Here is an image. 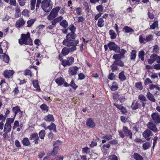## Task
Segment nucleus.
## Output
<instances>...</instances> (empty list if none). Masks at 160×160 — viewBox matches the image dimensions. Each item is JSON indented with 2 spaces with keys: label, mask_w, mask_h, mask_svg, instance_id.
<instances>
[{
  "label": "nucleus",
  "mask_w": 160,
  "mask_h": 160,
  "mask_svg": "<svg viewBox=\"0 0 160 160\" xmlns=\"http://www.w3.org/2000/svg\"><path fill=\"white\" fill-rule=\"evenodd\" d=\"M61 60H62V64L64 67L67 65L70 66L72 65L74 61V58L72 57L68 58L67 60H63L62 58H61Z\"/></svg>",
  "instance_id": "obj_5"
},
{
  "label": "nucleus",
  "mask_w": 160,
  "mask_h": 160,
  "mask_svg": "<svg viewBox=\"0 0 160 160\" xmlns=\"http://www.w3.org/2000/svg\"><path fill=\"white\" fill-rule=\"evenodd\" d=\"M11 126L9 124L6 123L5 124L4 132H9L11 130Z\"/></svg>",
  "instance_id": "obj_21"
},
{
  "label": "nucleus",
  "mask_w": 160,
  "mask_h": 160,
  "mask_svg": "<svg viewBox=\"0 0 160 160\" xmlns=\"http://www.w3.org/2000/svg\"><path fill=\"white\" fill-rule=\"evenodd\" d=\"M133 157L136 160H143V158L141 155L137 153H134Z\"/></svg>",
  "instance_id": "obj_35"
},
{
  "label": "nucleus",
  "mask_w": 160,
  "mask_h": 160,
  "mask_svg": "<svg viewBox=\"0 0 160 160\" xmlns=\"http://www.w3.org/2000/svg\"><path fill=\"white\" fill-rule=\"evenodd\" d=\"M78 68L76 66L70 67L68 70V73L69 75L73 76L77 74L78 70Z\"/></svg>",
  "instance_id": "obj_10"
},
{
  "label": "nucleus",
  "mask_w": 160,
  "mask_h": 160,
  "mask_svg": "<svg viewBox=\"0 0 160 160\" xmlns=\"http://www.w3.org/2000/svg\"><path fill=\"white\" fill-rule=\"evenodd\" d=\"M0 58H2L3 61L6 63H8L9 61V56L5 53H4L2 56L0 55Z\"/></svg>",
  "instance_id": "obj_26"
},
{
  "label": "nucleus",
  "mask_w": 160,
  "mask_h": 160,
  "mask_svg": "<svg viewBox=\"0 0 160 160\" xmlns=\"http://www.w3.org/2000/svg\"><path fill=\"white\" fill-rule=\"evenodd\" d=\"M151 117L154 122L156 123H160V115L158 113H153L151 115Z\"/></svg>",
  "instance_id": "obj_8"
},
{
  "label": "nucleus",
  "mask_w": 160,
  "mask_h": 160,
  "mask_svg": "<svg viewBox=\"0 0 160 160\" xmlns=\"http://www.w3.org/2000/svg\"><path fill=\"white\" fill-rule=\"evenodd\" d=\"M156 54L153 53L152 54L150 57V59L148 60V63L150 64H152L155 61L156 59Z\"/></svg>",
  "instance_id": "obj_15"
},
{
  "label": "nucleus",
  "mask_w": 160,
  "mask_h": 160,
  "mask_svg": "<svg viewBox=\"0 0 160 160\" xmlns=\"http://www.w3.org/2000/svg\"><path fill=\"white\" fill-rule=\"evenodd\" d=\"M32 83L34 88L37 89H39V90H40L38 85V81L37 80H34L32 82Z\"/></svg>",
  "instance_id": "obj_43"
},
{
  "label": "nucleus",
  "mask_w": 160,
  "mask_h": 160,
  "mask_svg": "<svg viewBox=\"0 0 160 160\" xmlns=\"http://www.w3.org/2000/svg\"><path fill=\"white\" fill-rule=\"evenodd\" d=\"M35 20V19H32L28 21L27 22L28 24L27 26L29 27H31L33 24Z\"/></svg>",
  "instance_id": "obj_49"
},
{
  "label": "nucleus",
  "mask_w": 160,
  "mask_h": 160,
  "mask_svg": "<svg viewBox=\"0 0 160 160\" xmlns=\"http://www.w3.org/2000/svg\"><path fill=\"white\" fill-rule=\"evenodd\" d=\"M60 25L63 28H66L68 27V23L66 20H63L60 22Z\"/></svg>",
  "instance_id": "obj_38"
},
{
  "label": "nucleus",
  "mask_w": 160,
  "mask_h": 160,
  "mask_svg": "<svg viewBox=\"0 0 160 160\" xmlns=\"http://www.w3.org/2000/svg\"><path fill=\"white\" fill-rule=\"evenodd\" d=\"M55 82L58 85H61L64 83V80L62 78L60 77L56 79Z\"/></svg>",
  "instance_id": "obj_34"
},
{
  "label": "nucleus",
  "mask_w": 160,
  "mask_h": 160,
  "mask_svg": "<svg viewBox=\"0 0 160 160\" xmlns=\"http://www.w3.org/2000/svg\"><path fill=\"white\" fill-rule=\"evenodd\" d=\"M19 3V4L21 6H24L26 2H25L26 0H18Z\"/></svg>",
  "instance_id": "obj_64"
},
{
  "label": "nucleus",
  "mask_w": 160,
  "mask_h": 160,
  "mask_svg": "<svg viewBox=\"0 0 160 160\" xmlns=\"http://www.w3.org/2000/svg\"><path fill=\"white\" fill-rule=\"evenodd\" d=\"M137 51L135 50H133L132 51L130 55V59L131 60L133 61L135 60L136 56Z\"/></svg>",
  "instance_id": "obj_25"
},
{
  "label": "nucleus",
  "mask_w": 160,
  "mask_h": 160,
  "mask_svg": "<svg viewBox=\"0 0 160 160\" xmlns=\"http://www.w3.org/2000/svg\"><path fill=\"white\" fill-rule=\"evenodd\" d=\"M70 86L72 87L73 89H76L78 87V86L76 85V84L74 82L73 80H72L70 83L69 84Z\"/></svg>",
  "instance_id": "obj_53"
},
{
  "label": "nucleus",
  "mask_w": 160,
  "mask_h": 160,
  "mask_svg": "<svg viewBox=\"0 0 160 160\" xmlns=\"http://www.w3.org/2000/svg\"><path fill=\"white\" fill-rule=\"evenodd\" d=\"M9 2L11 5L16 6L17 5L16 0H10Z\"/></svg>",
  "instance_id": "obj_61"
},
{
  "label": "nucleus",
  "mask_w": 160,
  "mask_h": 160,
  "mask_svg": "<svg viewBox=\"0 0 160 160\" xmlns=\"http://www.w3.org/2000/svg\"><path fill=\"white\" fill-rule=\"evenodd\" d=\"M38 135V134L37 133H33L30 135L29 138L31 140H34V143L37 144H38V141H39V137Z\"/></svg>",
  "instance_id": "obj_12"
},
{
  "label": "nucleus",
  "mask_w": 160,
  "mask_h": 160,
  "mask_svg": "<svg viewBox=\"0 0 160 160\" xmlns=\"http://www.w3.org/2000/svg\"><path fill=\"white\" fill-rule=\"evenodd\" d=\"M122 130L126 136L129 137L131 139L132 138V134L131 130H129L127 127L123 126Z\"/></svg>",
  "instance_id": "obj_9"
},
{
  "label": "nucleus",
  "mask_w": 160,
  "mask_h": 160,
  "mask_svg": "<svg viewBox=\"0 0 160 160\" xmlns=\"http://www.w3.org/2000/svg\"><path fill=\"white\" fill-rule=\"evenodd\" d=\"M40 108L43 111H48V108L45 104H43L40 106Z\"/></svg>",
  "instance_id": "obj_44"
},
{
  "label": "nucleus",
  "mask_w": 160,
  "mask_h": 160,
  "mask_svg": "<svg viewBox=\"0 0 160 160\" xmlns=\"http://www.w3.org/2000/svg\"><path fill=\"white\" fill-rule=\"evenodd\" d=\"M112 91H115L118 88V86L117 82H112V86L110 87Z\"/></svg>",
  "instance_id": "obj_32"
},
{
  "label": "nucleus",
  "mask_w": 160,
  "mask_h": 160,
  "mask_svg": "<svg viewBox=\"0 0 160 160\" xmlns=\"http://www.w3.org/2000/svg\"><path fill=\"white\" fill-rule=\"evenodd\" d=\"M76 36V34L75 33H69L66 36V39L63 41L62 44L68 47L71 46L76 47L79 42L78 40H74Z\"/></svg>",
  "instance_id": "obj_1"
},
{
  "label": "nucleus",
  "mask_w": 160,
  "mask_h": 160,
  "mask_svg": "<svg viewBox=\"0 0 160 160\" xmlns=\"http://www.w3.org/2000/svg\"><path fill=\"white\" fill-rule=\"evenodd\" d=\"M123 57L119 53L114 54L112 57V58L115 60H120Z\"/></svg>",
  "instance_id": "obj_42"
},
{
  "label": "nucleus",
  "mask_w": 160,
  "mask_h": 160,
  "mask_svg": "<svg viewBox=\"0 0 160 160\" xmlns=\"http://www.w3.org/2000/svg\"><path fill=\"white\" fill-rule=\"evenodd\" d=\"M146 96L147 98L148 99H149L151 101L153 102H155L156 100L153 95L152 94L149 92H148Z\"/></svg>",
  "instance_id": "obj_23"
},
{
  "label": "nucleus",
  "mask_w": 160,
  "mask_h": 160,
  "mask_svg": "<svg viewBox=\"0 0 160 160\" xmlns=\"http://www.w3.org/2000/svg\"><path fill=\"white\" fill-rule=\"evenodd\" d=\"M39 135L40 138L41 139H44L45 135V131L44 130H41L39 132Z\"/></svg>",
  "instance_id": "obj_41"
},
{
  "label": "nucleus",
  "mask_w": 160,
  "mask_h": 160,
  "mask_svg": "<svg viewBox=\"0 0 160 160\" xmlns=\"http://www.w3.org/2000/svg\"><path fill=\"white\" fill-rule=\"evenodd\" d=\"M143 137L147 140H149L151 137L153 135L152 132L149 129H147L145 130L142 134Z\"/></svg>",
  "instance_id": "obj_7"
},
{
  "label": "nucleus",
  "mask_w": 160,
  "mask_h": 160,
  "mask_svg": "<svg viewBox=\"0 0 160 160\" xmlns=\"http://www.w3.org/2000/svg\"><path fill=\"white\" fill-rule=\"evenodd\" d=\"M21 111L19 107L18 106H17L13 107L12 109V111L14 113V117H15L17 114Z\"/></svg>",
  "instance_id": "obj_27"
},
{
  "label": "nucleus",
  "mask_w": 160,
  "mask_h": 160,
  "mask_svg": "<svg viewBox=\"0 0 160 160\" xmlns=\"http://www.w3.org/2000/svg\"><path fill=\"white\" fill-rule=\"evenodd\" d=\"M82 152L83 153H89L90 152V149L87 147H85L82 148Z\"/></svg>",
  "instance_id": "obj_54"
},
{
  "label": "nucleus",
  "mask_w": 160,
  "mask_h": 160,
  "mask_svg": "<svg viewBox=\"0 0 160 160\" xmlns=\"http://www.w3.org/2000/svg\"><path fill=\"white\" fill-rule=\"evenodd\" d=\"M118 78L121 81H124L126 79V77L125 76L124 71H122L119 74Z\"/></svg>",
  "instance_id": "obj_24"
},
{
  "label": "nucleus",
  "mask_w": 160,
  "mask_h": 160,
  "mask_svg": "<svg viewBox=\"0 0 160 160\" xmlns=\"http://www.w3.org/2000/svg\"><path fill=\"white\" fill-rule=\"evenodd\" d=\"M44 120L48 122H52L54 121L53 116L52 114H49L45 116L44 118Z\"/></svg>",
  "instance_id": "obj_18"
},
{
  "label": "nucleus",
  "mask_w": 160,
  "mask_h": 160,
  "mask_svg": "<svg viewBox=\"0 0 160 160\" xmlns=\"http://www.w3.org/2000/svg\"><path fill=\"white\" fill-rule=\"evenodd\" d=\"M18 42L20 44L32 45V40L30 38V33L28 32L26 35L23 34H22L21 38L19 39Z\"/></svg>",
  "instance_id": "obj_2"
},
{
  "label": "nucleus",
  "mask_w": 160,
  "mask_h": 160,
  "mask_svg": "<svg viewBox=\"0 0 160 160\" xmlns=\"http://www.w3.org/2000/svg\"><path fill=\"white\" fill-rule=\"evenodd\" d=\"M52 3L50 0H43L41 3L42 9L46 12H49L52 8Z\"/></svg>",
  "instance_id": "obj_3"
},
{
  "label": "nucleus",
  "mask_w": 160,
  "mask_h": 160,
  "mask_svg": "<svg viewBox=\"0 0 160 160\" xmlns=\"http://www.w3.org/2000/svg\"><path fill=\"white\" fill-rule=\"evenodd\" d=\"M78 79L80 80L84 79L85 78V76L84 74L82 73H80L78 75Z\"/></svg>",
  "instance_id": "obj_59"
},
{
  "label": "nucleus",
  "mask_w": 160,
  "mask_h": 160,
  "mask_svg": "<svg viewBox=\"0 0 160 160\" xmlns=\"http://www.w3.org/2000/svg\"><path fill=\"white\" fill-rule=\"evenodd\" d=\"M123 30L125 31V33H129L130 32H133L134 30L128 26H125L123 28Z\"/></svg>",
  "instance_id": "obj_36"
},
{
  "label": "nucleus",
  "mask_w": 160,
  "mask_h": 160,
  "mask_svg": "<svg viewBox=\"0 0 160 160\" xmlns=\"http://www.w3.org/2000/svg\"><path fill=\"white\" fill-rule=\"evenodd\" d=\"M120 48L117 45H116L114 49L113 50L116 52H120Z\"/></svg>",
  "instance_id": "obj_63"
},
{
  "label": "nucleus",
  "mask_w": 160,
  "mask_h": 160,
  "mask_svg": "<svg viewBox=\"0 0 160 160\" xmlns=\"http://www.w3.org/2000/svg\"><path fill=\"white\" fill-rule=\"evenodd\" d=\"M149 89L151 90H154V89L155 90H158V91H155V93L156 94L158 92V91H160V88L158 86L156 85H153V84H150L149 85Z\"/></svg>",
  "instance_id": "obj_19"
},
{
  "label": "nucleus",
  "mask_w": 160,
  "mask_h": 160,
  "mask_svg": "<svg viewBox=\"0 0 160 160\" xmlns=\"http://www.w3.org/2000/svg\"><path fill=\"white\" fill-rule=\"evenodd\" d=\"M14 72L12 70H6L3 73V75L5 78H9L12 76Z\"/></svg>",
  "instance_id": "obj_17"
},
{
  "label": "nucleus",
  "mask_w": 160,
  "mask_h": 160,
  "mask_svg": "<svg viewBox=\"0 0 160 160\" xmlns=\"http://www.w3.org/2000/svg\"><path fill=\"white\" fill-rule=\"evenodd\" d=\"M25 21L21 18L17 20L15 23V26L17 28H19L23 26L25 24Z\"/></svg>",
  "instance_id": "obj_13"
},
{
  "label": "nucleus",
  "mask_w": 160,
  "mask_h": 160,
  "mask_svg": "<svg viewBox=\"0 0 160 160\" xmlns=\"http://www.w3.org/2000/svg\"><path fill=\"white\" fill-rule=\"evenodd\" d=\"M116 45L114 42H110L108 44V46L111 51L114 49Z\"/></svg>",
  "instance_id": "obj_29"
},
{
  "label": "nucleus",
  "mask_w": 160,
  "mask_h": 160,
  "mask_svg": "<svg viewBox=\"0 0 160 160\" xmlns=\"http://www.w3.org/2000/svg\"><path fill=\"white\" fill-rule=\"evenodd\" d=\"M15 118L14 116V117L13 118H8L6 119V123H8V124H11V123H13L14 122V120L15 119Z\"/></svg>",
  "instance_id": "obj_46"
},
{
  "label": "nucleus",
  "mask_w": 160,
  "mask_h": 160,
  "mask_svg": "<svg viewBox=\"0 0 160 160\" xmlns=\"http://www.w3.org/2000/svg\"><path fill=\"white\" fill-rule=\"evenodd\" d=\"M155 28H158V21H155L152 25H151L149 29L151 30L154 29Z\"/></svg>",
  "instance_id": "obj_40"
},
{
  "label": "nucleus",
  "mask_w": 160,
  "mask_h": 160,
  "mask_svg": "<svg viewBox=\"0 0 160 160\" xmlns=\"http://www.w3.org/2000/svg\"><path fill=\"white\" fill-rule=\"evenodd\" d=\"M153 39V36L152 35H149L147 36L146 38L145 41L147 42H149L152 41Z\"/></svg>",
  "instance_id": "obj_50"
},
{
  "label": "nucleus",
  "mask_w": 160,
  "mask_h": 160,
  "mask_svg": "<svg viewBox=\"0 0 160 160\" xmlns=\"http://www.w3.org/2000/svg\"><path fill=\"white\" fill-rule=\"evenodd\" d=\"M86 125L91 128H94L95 126V123L93 119L91 118L87 119L86 121Z\"/></svg>",
  "instance_id": "obj_14"
},
{
  "label": "nucleus",
  "mask_w": 160,
  "mask_h": 160,
  "mask_svg": "<svg viewBox=\"0 0 160 160\" xmlns=\"http://www.w3.org/2000/svg\"><path fill=\"white\" fill-rule=\"evenodd\" d=\"M152 81L148 78H147L144 81V83L146 85L148 83H152Z\"/></svg>",
  "instance_id": "obj_62"
},
{
  "label": "nucleus",
  "mask_w": 160,
  "mask_h": 160,
  "mask_svg": "<svg viewBox=\"0 0 160 160\" xmlns=\"http://www.w3.org/2000/svg\"><path fill=\"white\" fill-rule=\"evenodd\" d=\"M135 87L139 90H141L142 89L143 87L141 82H139L136 83L135 85Z\"/></svg>",
  "instance_id": "obj_45"
},
{
  "label": "nucleus",
  "mask_w": 160,
  "mask_h": 160,
  "mask_svg": "<svg viewBox=\"0 0 160 160\" xmlns=\"http://www.w3.org/2000/svg\"><path fill=\"white\" fill-rule=\"evenodd\" d=\"M47 129L50 130H52L54 132H57L56 125L53 122H51L50 125L48 126Z\"/></svg>",
  "instance_id": "obj_20"
},
{
  "label": "nucleus",
  "mask_w": 160,
  "mask_h": 160,
  "mask_svg": "<svg viewBox=\"0 0 160 160\" xmlns=\"http://www.w3.org/2000/svg\"><path fill=\"white\" fill-rule=\"evenodd\" d=\"M141 106V104L138 103V102L133 101L131 105V108L133 110H136L138 108H140Z\"/></svg>",
  "instance_id": "obj_16"
},
{
  "label": "nucleus",
  "mask_w": 160,
  "mask_h": 160,
  "mask_svg": "<svg viewBox=\"0 0 160 160\" xmlns=\"http://www.w3.org/2000/svg\"><path fill=\"white\" fill-rule=\"evenodd\" d=\"M115 65H116L115 64H114V63H113L112 65L111 66V69L113 71H114L118 69V67Z\"/></svg>",
  "instance_id": "obj_60"
},
{
  "label": "nucleus",
  "mask_w": 160,
  "mask_h": 160,
  "mask_svg": "<svg viewBox=\"0 0 160 160\" xmlns=\"http://www.w3.org/2000/svg\"><path fill=\"white\" fill-rule=\"evenodd\" d=\"M112 135L108 134L103 136L102 138H103L106 139L108 140H109L112 139Z\"/></svg>",
  "instance_id": "obj_57"
},
{
  "label": "nucleus",
  "mask_w": 160,
  "mask_h": 160,
  "mask_svg": "<svg viewBox=\"0 0 160 160\" xmlns=\"http://www.w3.org/2000/svg\"><path fill=\"white\" fill-rule=\"evenodd\" d=\"M2 84L1 86L2 87H4V86L7 87L8 85V83L5 82L4 80H2L0 82V86Z\"/></svg>",
  "instance_id": "obj_58"
},
{
  "label": "nucleus",
  "mask_w": 160,
  "mask_h": 160,
  "mask_svg": "<svg viewBox=\"0 0 160 160\" xmlns=\"http://www.w3.org/2000/svg\"><path fill=\"white\" fill-rule=\"evenodd\" d=\"M22 143L24 146H28L30 144L28 139L27 138H23L22 141Z\"/></svg>",
  "instance_id": "obj_28"
},
{
  "label": "nucleus",
  "mask_w": 160,
  "mask_h": 160,
  "mask_svg": "<svg viewBox=\"0 0 160 160\" xmlns=\"http://www.w3.org/2000/svg\"><path fill=\"white\" fill-rule=\"evenodd\" d=\"M104 21L103 18H101L99 19L97 25L99 27L101 28L104 25Z\"/></svg>",
  "instance_id": "obj_33"
},
{
  "label": "nucleus",
  "mask_w": 160,
  "mask_h": 160,
  "mask_svg": "<svg viewBox=\"0 0 160 160\" xmlns=\"http://www.w3.org/2000/svg\"><path fill=\"white\" fill-rule=\"evenodd\" d=\"M113 63L116 65L120 67H123L124 66V63L121 60V59L115 60Z\"/></svg>",
  "instance_id": "obj_30"
},
{
  "label": "nucleus",
  "mask_w": 160,
  "mask_h": 160,
  "mask_svg": "<svg viewBox=\"0 0 160 160\" xmlns=\"http://www.w3.org/2000/svg\"><path fill=\"white\" fill-rule=\"evenodd\" d=\"M109 33L110 35V38L112 39H115L116 38L117 34L113 30H110Z\"/></svg>",
  "instance_id": "obj_31"
},
{
  "label": "nucleus",
  "mask_w": 160,
  "mask_h": 160,
  "mask_svg": "<svg viewBox=\"0 0 160 160\" xmlns=\"http://www.w3.org/2000/svg\"><path fill=\"white\" fill-rule=\"evenodd\" d=\"M58 148L59 147L58 146H54L52 152L50 153H48V155H52L53 156H55L58 153L57 150L58 149Z\"/></svg>",
  "instance_id": "obj_22"
},
{
  "label": "nucleus",
  "mask_w": 160,
  "mask_h": 160,
  "mask_svg": "<svg viewBox=\"0 0 160 160\" xmlns=\"http://www.w3.org/2000/svg\"><path fill=\"white\" fill-rule=\"evenodd\" d=\"M109 160H118L117 156L114 155L109 156Z\"/></svg>",
  "instance_id": "obj_56"
},
{
  "label": "nucleus",
  "mask_w": 160,
  "mask_h": 160,
  "mask_svg": "<svg viewBox=\"0 0 160 160\" xmlns=\"http://www.w3.org/2000/svg\"><path fill=\"white\" fill-rule=\"evenodd\" d=\"M115 75H114L113 73H111L109 74L108 76V78L111 80H113L115 79Z\"/></svg>",
  "instance_id": "obj_55"
},
{
  "label": "nucleus",
  "mask_w": 160,
  "mask_h": 160,
  "mask_svg": "<svg viewBox=\"0 0 160 160\" xmlns=\"http://www.w3.org/2000/svg\"><path fill=\"white\" fill-rule=\"evenodd\" d=\"M151 145V143L148 142L144 143L142 144V148L144 150L148 149Z\"/></svg>",
  "instance_id": "obj_37"
},
{
  "label": "nucleus",
  "mask_w": 160,
  "mask_h": 160,
  "mask_svg": "<svg viewBox=\"0 0 160 160\" xmlns=\"http://www.w3.org/2000/svg\"><path fill=\"white\" fill-rule=\"evenodd\" d=\"M69 30L71 31V32L75 33L76 30V28L73 24L70 25L69 27Z\"/></svg>",
  "instance_id": "obj_51"
},
{
  "label": "nucleus",
  "mask_w": 160,
  "mask_h": 160,
  "mask_svg": "<svg viewBox=\"0 0 160 160\" xmlns=\"http://www.w3.org/2000/svg\"><path fill=\"white\" fill-rule=\"evenodd\" d=\"M70 48L64 47L62 49V53L64 56L68 55L70 52H72L77 50V48L74 46H71Z\"/></svg>",
  "instance_id": "obj_6"
},
{
  "label": "nucleus",
  "mask_w": 160,
  "mask_h": 160,
  "mask_svg": "<svg viewBox=\"0 0 160 160\" xmlns=\"http://www.w3.org/2000/svg\"><path fill=\"white\" fill-rule=\"evenodd\" d=\"M145 53L144 51L141 50L138 53V57L141 59L142 61H143L144 60V56Z\"/></svg>",
  "instance_id": "obj_39"
},
{
  "label": "nucleus",
  "mask_w": 160,
  "mask_h": 160,
  "mask_svg": "<svg viewBox=\"0 0 160 160\" xmlns=\"http://www.w3.org/2000/svg\"><path fill=\"white\" fill-rule=\"evenodd\" d=\"M36 1H30L31 9L33 10L35 9Z\"/></svg>",
  "instance_id": "obj_52"
},
{
  "label": "nucleus",
  "mask_w": 160,
  "mask_h": 160,
  "mask_svg": "<svg viewBox=\"0 0 160 160\" xmlns=\"http://www.w3.org/2000/svg\"><path fill=\"white\" fill-rule=\"evenodd\" d=\"M60 9V7H56L52 9L49 15L48 16V19L49 20H51L56 18Z\"/></svg>",
  "instance_id": "obj_4"
},
{
  "label": "nucleus",
  "mask_w": 160,
  "mask_h": 160,
  "mask_svg": "<svg viewBox=\"0 0 160 160\" xmlns=\"http://www.w3.org/2000/svg\"><path fill=\"white\" fill-rule=\"evenodd\" d=\"M138 99L140 101H147L146 98L143 94H140L138 96Z\"/></svg>",
  "instance_id": "obj_47"
},
{
  "label": "nucleus",
  "mask_w": 160,
  "mask_h": 160,
  "mask_svg": "<svg viewBox=\"0 0 160 160\" xmlns=\"http://www.w3.org/2000/svg\"><path fill=\"white\" fill-rule=\"evenodd\" d=\"M96 8L98 12L101 13L103 11L104 8L102 5H100L97 6Z\"/></svg>",
  "instance_id": "obj_48"
},
{
  "label": "nucleus",
  "mask_w": 160,
  "mask_h": 160,
  "mask_svg": "<svg viewBox=\"0 0 160 160\" xmlns=\"http://www.w3.org/2000/svg\"><path fill=\"white\" fill-rule=\"evenodd\" d=\"M147 127L150 130L154 132H156L158 131L156 125L152 122H149L147 124Z\"/></svg>",
  "instance_id": "obj_11"
}]
</instances>
